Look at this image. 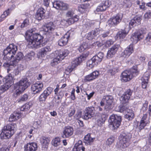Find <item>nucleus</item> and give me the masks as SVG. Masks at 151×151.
<instances>
[{
  "instance_id": "nucleus-1",
  "label": "nucleus",
  "mask_w": 151,
  "mask_h": 151,
  "mask_svg": "<svg viewBox=\"0 0 151 151\" xmlns=\"http://www.w3.org/2000/svg\"><path fill=\"white\" fill-rule=\"evenodd\" d=\"M35 28L27 31L26 32L25 38L27 41L28 48H38L46 45L48 42V39H44V37L40 33H35Z\"/></svg>"
},
{
  "instance_id": "nucleus-2",
  "label": "nucleus",
  "mask_w": 151,
  "mask_h": 151,
  "mask_svg": "<svg viewBox=\"0 0 151 151\" xmlns=\"http://www.w3.org/2000/svg\"><path fill=\"white\" fill-rule=\"evenodd\" d=\"M17 50V47L14 44H10L4 49L2 56L4 60H12L17 65L18 62L23 59L24 55L22 53L19 52L15 55Z\"/></svg>"
},
{
  "instance_id": "nucleus-3",
  "label": "nucleus",
  "mask_w": 151,
  "mask_h": 151,
  "mask_svg": "<svg viewBox=\"0 0 151 151\" xmlns=\"http://www.w3.org/2000/svg\"><path fill=\"white\" fill-rule=\"evenodd\" d=\"M17 125L12 123L5 126L0 133V138L1 139H8L14 133Z\"/></svg>"
},
{
  "instance_id": "nucleus-4",
  "label": "nucleus",
  "mask_w": 151,
  "mask_h": 151,
  "mask_svg": "<svg viewBox=\"0 0 151 151\" xmlns=\"http://www.w3.org/2000/svg\"><path fill=\"white\" fill-rule=\"evenodd\" d=\"M131 138V134L122 132L119 137V141L116 145V148L122 149L127 147L130 144V141Z\"/></svg>"
},
{
  "instance_id": "nucleus-5",
  "label": "nucleus",
  "mask_w": 151,
  "mask_h": 151,
  "mask_svg": "<svg viewBox=\"0 0 151 151\" xmlns=\"http://www.w3.org/2000/svg\"><path fill=\"white\" fill-rule=\"evenodd\" d=\"M104 56V54L102 52H99L96 54L87 62L86 65L88 68L90 69L93 67L95 65H96L100 63Z\"/></svg>"
},
{
  "instance_id": "nucleus-6",
  "label": "nucleus",
  "mask_w": 151,
  "mask_h": 151,
  "mask_svg": "<svg viewBox=\"0 0 151 151\" xmlns=\"http://www.w3.org/2000/svg\"><path fill=\"white\" fill-rule=\"evenodd\" d=\"M122 121V116L118 114H112L109 119V122L111 127L113 128V131L115 132L120 126Z\"/></svg>"
},
{
  "instance_id": "nucleus-7",
  "label": "nucleus",
  "mask_w": 151,
  "mask_h": 151,
  "mask_svg": "<svg viewBox=\"0 0 151 151\" xmlns=\"http://www.w3.org/2000/svg\"><path fill=\"white\" fill-rule=\"evenodd\" d=\"M96 110L93 106L86 107L83 111L82 118L85 120H88L95 116Z\"/></svg>"
},
{
  "instance_id": "nucleus-8",
  "label": "nucleus",
  "mask_w": 151,
  "mask_h": 151,
  "mask_svg": "<svg viewBox=\"0 0 151 151\" xmlns=\"http://www.w3.org/2000/svg\"><path fill=\"white\" fill-rule=\"evenodd\" d=\"M146 31L143 29H141L132 34L130 38V40L134 43H137L138 41L143 38V34L145 33Z\"/></svg>"
},
{
  "instance_id": "nucleus-9",
  "label": "nucleus",
  "mask_w": 151,
  "mask_h": 151,
  "mask_svg": "<svg viewBox=\"0 0 151 151\" xmlns=\"http://www.w3.org/2000/svg\"><path fill=\"white\" fill-rule=\"evenodd\" d=\"M28 81L27 78H25L14 85L16 86V87H17V88L24 92L30 86V83Z\"/></svg>"
},
{
  "instance_id": "nucleus-10",
  "label": "nucleus",
  "mask_w": 151,
  "mask_h": 151,
  "mask_svg": "<svg viewBox=\"0 0 151 151\" xmlns=\"http://www.w3.org/2000/svg\"><path fill=\"white\" fill-rule=\"evenodd\" d=\"M122 18V15L121 14H118L110 18L108 21V23L110 27H114L118 24L121 21Z\"/></svg>"
},
{
  "instance_id": "nucleus-11",
  "label": "nucleus",
  "mask_w": 151,
  "mask_h": 151,
  "mask_svg": "<svg viewBox=\"0 0 151 151\" xmlns=\"http://www.w3.org/2000/svg\"><path fill=\"white\" fill-rule=\"evenodd\" d=\"M129 30V27H125L120 29L116 34L114 37L115 39L119 40L120 42L122 41L128 34Z\"/></svg>"
},
{
  "instance_id": "nucleus-12",
  "label": "nucleus",
  "mask_w": 151,
  "mask_h": 151,
  "mask_svg": "<svg viewBox=\"0 0 151 151\" xmlns=\"http://www.w3.org/2000/svg\"><path fill=\"white\" fill-rule=\"evenodd\" d=\"M105 112H96L95 117L96 120V124L99 126L101 127L104 123L106 120Z\"/></svg>"
},
{
  "instance_id": "nucleus-13",
  "label": "nucleus",
  "mask_w": 151,
  "mask_h": 151,
  "mask_svg": "<svg viewBox=\"0 0 151 151\" xmlns=\"http://www.w3.org/2000/svg\"><path fill=\"white\" fill-rule=\"evenodd\" d=\"M74 14V12L72 10L69 11L66 13V16L67 17H70L66 21L69 24H73L79 20V16L77 15L73 16Z\"/></svg>"
},
{
  "instance_id": "nucleus-14",
  "label": "nucleus",
  "mask_w": 151,
  "mask_h": 151,
  "mask_svg": "<svg viewBox=\"0 0 151 151\" xmlns=\"http://www.w3.org/2000/svg\"><path fill=\"white\" fill-rule=\"evenodd\" d=\"M133 90L130 89L126 90L123 94L121 96L120 101L123 104H125L128 102L133 93Z\"/></svg>"
},
{
  "instance_id": "nucleus-15",
  "label": "nucleus",
  "mask_w": 151,
  "mask_h": 151,
  "mask_svg": "<svg viewBox=\"0 0 151 151\" xmlns=\"http://www.w3.org/2000/svg\"><path fill=\"white\" fill-rule=\"evenodd\" d=\"M53 88L51 87H48L46 88L40 96L39 100L40 102L45 101L52 92Z\"/></svg>"
},
{
  "instance_id": "nucleus-16",
  "label": "nucleus",
  "mask_w": 151,
  "mask_h": 151,
  "mask_svg": "<svg viewBox=\"0 0 151 151\" xmlns=\"http://www.w3.org/2000/svg\"><path fill=\"white\" fill-rule=\"evenodd\" d=\"M52 4L53 7L57 9L64 10L68 8L67 4L60 1H55Z\"/></svg>"
},
{
  "instance_id": "nucleus-17",
  "label": "nucleus",
  "mask_w": 151,
  "mask_h": 151,
  "mask_svg": "<svg viewBox=\"0 0 151 151\" xmlns=\"http://www.w3.org/2000/svg\"><path fill=\"white\" fill-rule=\"evenodd\" d=\"M43 84L42 83L38 82L32 84L31 86V90L33 93L36 94L40 93L42 90Z\"/></svg>"
},
{
  "instance_id": "nucleus-18",
  "label": "nucleus",
  "mask_w": 151,
  "mask_h": 151,
  "mask_svg": "<svg viewBox=\"0 0 151 151\" xmlns=\"http://www.w3.org/2000/svg\"><path fill=\"white\" fill-rule=\"evenodd\" d=\"M71 31H69L63 36L58 41V45L63 46L66 45L68 43V39L71 36Z\"/></svg>"
},
{
  "instance_id": "nucleus-19",
  "label": "nucleus",
  "mask_w": 151,
  "mask_h": 151,
  "mask_svg": "<svg viewBox=\"0 0 151 151\" xmlns=\"http://www.w3.org/2000/svg\"><path fill=\"white\" fill-rule=\"evenodd\" d=\"M88 53L87 52L86 54L84 52L83 53L82 55H81L79 57L77 58L74 59L71 63V65L74 68L79 65L88 55Z\"/></svg>"
},
{
  "instance_id": "nucleus-20",
  "label": "nucleus",
  "mask_w": 151,
  "mask_h": 151,
  "mask_svg": "<svg viewBox=\"0 0 151 151\" xmlns=\"http://www.w3.org/2000/svg\"><path fill=\"white\" fill-rule=\"evenodd\" d=\"M119 47L120 45L119 44H115L113 45L108 50L107 54V58L110 59L113 57L118 51Z\"/></svg>"
},
{
  "instance_id": "nucleus-21",
  "label": "nucleus",
  "mask_w": 151,
  "mask_h": 151,
  "mask_svg": "<svg viewBox=\"0 0 151 151\" xmlns=\"http://www.w3.org/2000/svg\"><path fill=\"white\" fill-rule=\"evenodd\" d=\"M73 128L71 126H68L65 127L63 132L62 137L63 138L69 137L73 134Z\"/></svg>"
},
{
  "instance_id": "nucleus-22",
  "label": "nucleus",
  "mask_w": 151,
  "mask_h": 151,
  "mask_svg": "<svg viewBox=\"0 0 151 151\" xmlns=\"http://www.w3.org/2000/svg\"><path fill=\"white\" fill-rule=\"evenodd\" d=\"M133 45L130 44L121 54V56L124 58H128L133 52Z\"/></svg>"
},
{
  "instance_id": "nucleus-23",
  "label": "nucleus",
  "mask_w": 151,
  "mask_h": 151,
  "mask_svg": "<svg viewBox=\"0 0 151 151\" xmlns=\"http://www.w3.org/2000/svg\"><path fill=\"white\" fill-rule=\"evenodd\" d=\"M37 148V143L34 142H29L24 146V151H36Z\"/></svg>"
},
{
  "instance_id": "nucleus-24",
  "label": "nucleus",
  "mask_w": 151,
  "mask_h": 151,
  "mask_svg": "<svg viewBox=\"0 0 151 151\" xmlns=\"http://www.w3.org/2000/svg\"><path fill=\"white\" fill-rule=\"evenodd\" d=\"M99 75V72L94 71L85 77L84 81L85 82H89L97 78Z\"/></svg>"
},
{
  "instance_id": "nucleus-25",
  "label": "nucleus",
  "mask_w": 151,
  "mask_h": 151,
  "mask_svg": "<svg viewBox=\"0 0 151 151\" xmlns=\"http://www.w3.org/2000/svg\"><path fill=\"white\" fill-rule=\"evenodd\" d=\"M109 6L108 1H103L97 6L96 10L98 12L104 11Z\"/></svg>"
},
{
  "instance_id": "nucleus-26",
  "label": "nucleus",
  "mask_w": 151,
  "mask_h": 151,
  "mask_svg": "<svg viewBox=\"0 0 151 151\" xmlns=\"http://www.w3.org/2000/svg\"><path fill=\"white\" fill-rule=\"evenodd\" d=\"M129 73V70H126L123 72L122 74L121 79L124 82H127L130 81L132 78V76Z\"/></svg>"
},
{
  "instance_id": "nucleus-27",
  "label": "nucleus",
  "mask_w": 151,
  "mask_h": 151,
  "mask_svg": "<svg viewBox=\"0 0 151 151\" xmlns=\"http://www.w3.org/2000/svg\"><path fill=\"white\" fill-rule=\"evenodd\" d=\"M55 26L53 22H50L46 23L44 25L43 28L44 31L46 32L50 33V32L54 30Z\"/></svg>"
},
{
  "instance_id": "nucleus-28",
  "label": "nucleus",
  "mask_w": 151,
  "mask_h": 151,
  "mask_svg": "<svg viewBox=\"0 0 151 151\" xmlns=\"http://www.w3.org/2000/svg\"><path fill=\"white\" fill-rule=\"evenodd\" d=\"M45 10L42 8L39 9L35 15V18L37 20H40L45 18Z\"/></svg>"
},
{
  "instance_id": "nucleus-29",
  "label": "nucleus",
  "mask_w": 151,
  "mask_h": 151,
  "mask_svg": "<svg viewBox=\"0 0 151 151\" xmlns=\"http://www.w3.org/2000/svg\"><path fill=\"white\" fill-rule=\"evenodd\" d=\"M91 134L88 133L84 137L83 142L87 145H91L95 139V137H92L91 136Z\"/></svg>"
},
{
  "instance_id": "nucleus-30",
  "label": "nucleus",
  "mask_w": 151,
  "mask_h": 151,
  "mask_svg": "<svg viewBox=\"0 0 151 151\" xmlns=\"http://www.w3.org/2000/svg\"><path fill=\"white\" fill-rule=\"evenodd\" d=\"M43 150L47 151L50 140L48 137H43L41 140Z\"/></svg>"
},
{
  "instance_id": "nucleus-31",
  "label": "nucleus",
  "mask_w": 151,
  "mask_h": 151,
  "mask_svg": "<svg viewBox=\"0 0 151 151\" xmlns=\"http://www.w3.org/2000/svg\"><path fill=\"white\" fill-rule=\"evenodd\" d=\"M15 79L14 77L12 76L10 73H9L5 78L3 79V82H5L7 84L10 85V86L14 84V80Z\"/></svg>"
},
{
  "instance_id": "nucleus-32",
  "label": "nucleus",
  "mask_w": 151,
  "mask_h": 151,
  "mask_svg": "<svg viewBox=\"0 0 151 151\" xmlns=\"http://www.w3.org/2000/svg\"><path fill=\"white\" fill-rule=\"evenodd\" d=\"M21 113L19 112V109H17L16 112H14L10 116L9 118V121L12 122L15 121L19 119L21 117Z\"/></svg>"
},
{
  "instance_id": "nucleus-33",
  "label": "nucleus",
  "mask_w": 151,
  "mask_h": 151,
  "mask_svg": "<svg viewBox=\"0 0 151 151\" xmlns=\"http://www.w3.org/2000/svg\"><path fill=\"white\" fill-rule=\"evenodd\" d=\"M69 53V51L67 49H65L59 52L58 51H55V53L56 55L59 56V58L61 60H63L64 58L67 56Z\"/></svg>"
},
{
  "instance_id": "nucleus-34",
  "label": "nucleus",
  "mask_w": 151,
  "mask_h": 151,
  "mask_svg": "<svg viewBox=\"0 0 151 151\" xmlns=\"http://www.w3.org/2000/svg\"><path fill=\"white\" fill-rule=\"evenodd\" d=\"M32 102H27L18 109L21 113L22 111L27 112L30 108L32 107Z\"/></svg>"
},
{
  "instance_id": "nucleus-35",
  "label": "nucleus",
  "mask_w": 151,
  "mask_h": 151,
  "mask_svg": "<svg viewBox=\"0 0 151 151\" xmlns=\"http://www.w3.org/2000/svg\"><path fill=\"white\" fill-rule=\"evenodd\" d=\"M134 114L132 110H127V112L124 115L125 118L128 121H132L134 118Z\"/></svg>"
},
{
  "instance_id": "nucleus-36",
  "label": "nucleus",
  "mask_w": 151,
  "mask_h": 151,
  "mask_svg": "<svg viewBox=\"0 0 151 151\" xmlns=\"http://www.w3.org/2000/svg\"><path fill=\"white\" fill-rule=\"evenodd\" d=\"M149 77L148 76H143L142 78L141 86L143 89H146L147 86H148V81Z\"/></svg>"
},
{
  "instance_id": "nucleus-37",
  "label": "nucleus",
  "mask_w": 151,
  "mask_h": 151,
  "mask_svg": "<svg viewBox=\"0 0 151 151\" xmlns=\"http://www.w3.org/2000/svg\"><path fill=\"white\" fill-rule=\"evenodd\" d=\"M129 70V73L132 76V78L137 76L139 73V71L137 69V67L136 65L133 66Z\"/></svg>"
},
{
  "instance_id": "nucleus-38",
  "label": "nucleus",
  "mask_w": 151,
  "mask_h": 151,
  "mask_svg": "<svg viewBox=\"0 0 151 151\" xmlns=\"http://www.w3.org/2000/svg\"><path fill=\"white\" fill-rule=\"evenodd\" d=\"M100 33L101 34L99 35V36L100 38L103 40L107 39L111 35L110 31V30L104 31V32H101V31Z\"/></svg>"
},
{
  "instance_id": "nucleus-39",
  "label": "nucleus",
  "mask_w": 151,
  "mask_h": 151,
  "mask_svg": "<svg viewBox=\"0 0 151 151\" xmlns=\"http://www.w3.org/2000/svg\"><path fill=\"white\" fill-rule=\"evenodd\" d=\"M16 65L12 60L10 61L9 62H6L3 64V66L4 67L8 68H7V72L8 73L9 72V71L10 70V69L9 68L11 66L14 67Z\"/></svg>"
},
{
  "instance_id": "nucleus-40",
  "label": "nucleus",
  "mask_w": 151,
  "mask_h": 151,
  "mask_svg": "<svg viewBox=\"0 0 151 151\" xmlns=\"http://www.w3.org/2000/svg\"><path fill=\"white\" fill-rule=\"evenodd\" d=\"M120 70V68L118 66H117L109 69L107 71L108 73L111 76H114L119 72Z\"/></svg>"
},
{
  "instance_id": "nucleus-41",
  "label": "nucleus",
  "mask_w": 151,
  "mask_h": 151,
  "mask_svg": "<svg viewBox=\"0 0 151 151\" xmlns=\"http://www.w3.org/2000/svg\"><path fill=\"white\" fill-rule=\"evenodd\" d=\"M76 111V108L73 106H71L67 108V112L68 113V116L69 117L72 116L75 114Z\"/></svg>"
},
{
  "instance_id": "nucleus-42",
  "label": "nucleus",
  "mask_w": 151,
  "mask_h": 151,
  "mask_svg": "<svg viewBox=\"0 0 151 151\" xmlns=\"http://www.w3.org/2000/svg\"><path fill=\"white\" fill-rule=\"evenodd\" d=\"M51 49L49 46L45 47L42 48L40 50V55L42 57H44L47 54V52H50Z\"/></svg>"
},
{
  "instance_id": "nucleus-43",
  "label": "nucleus",
  "mask_w": 151,
  "mask_h": 151,
  "mask_svg": "<svg viewBox=\"0 0 151 151\" xmlns=\"http://www.w3.org/2000/svg\"><path fill=\"white\" fill-rule=\"evenodd\" d=\"M14 91L13 94V96L14 98H17L23 92L19 88H17V87H16V86L14 85Z\"/></svg>"
},
{
  "instance_id": "nucleus-44",
  "label": "nucleus",
  "mask_w": 151,
  "mask_h": 151,
  "mask_svg": "<svg viewBox=\"0 0 151 151\" xmlns=\"http://www.w3.org/2000/svg\"><path fill=\"white\" fill-rule=\"evenodd\" d=\"M28 95L25 93L21 96L17 101V102L19 103H22L27 101L28 99Z\"/></svg>"
},
{
  "instance_id": "nucleus-45",
  "label": "nucleus",
  "mask_w": 151,
  "mask_h": 151,
  "mask_svg": "<svg viewBox=\"0 0 151 151\" xmlns=\"http://www.w3.org/2000/svg\"><path fill=\"white\" fill-rule=\"evenodd\" d=\"M104 102H105L106 103L112 104L113 100V98L111 96L108 95L105 96L103 98Z\"/></svg>"
},
{
  "instance_id": "nucleus-46",
  "label": "nucleus",
  "mask_w": 151,
  "mask_h": 151,
  "mask_svg": "<svg viewBox=\"0 0 151 151\" xmlns=\"http://www.w3.org/2000/svg\"><path fill=\"white\" fill-rule=\"evenodd\" d=\"M10 85H9L5 82L4 85L0 86V92L3 93L8 90L11 87Z\"/></svg>"
},
{
  "instance_id": "nucleus-47",
  "label": "nucleus",
  "mask_w": 151,
  "mask_h": 151,
  "mask_svg": "<svg viewBox=\"0 0 151 151\" xmlns=\"http://www.w3.org/2000/svg\"><path fill=\"white\" fill-rule=\"evenodd\" d=\"M89 5L86 4H84L78 6V10L81 13L85 12L86 9L88 8Z\"/></svg>"
},
{
  "instance_id": "nucleus-48",
  "label": "nucleus",
  "mask_w": 151,
  "mask_h": 151,
  "mask_svg": "<svg viewBox=\"0 0 151 151\" xmlns=\"http://www.w3.org/2000/svg\"><path fill=\"white\" fill-rule=\"evenodd\" d=\"M61 60L60 58H59V56L56 55V57L52 60L50 64L51 66H54L57 65Z\"/></svg>"
},
{
  "instance_id": "nucleus-49",
  "label": "nucleus",
  "mask_w": 151,
  "mask_h": 151,
  "mask_svg": "<svg viewBox=\"0 0 151 151\" xmlns=\"http://www.w3.org/2000/svg\"><path fill=\"white\" fill-rule=\"evenodd\" d=\"M60 139L59 137H56L52 141V145L55 147H57L60 144Z\"/></svg>"
},
{
  "instance_id": "nucleus-50",
  "label": "nucleus",
  "mask_w": 151,
  "mask_h": 151,
  "mask_svg": "<svg viewBox=\"0 0 151 151\" xmlns=\"http://www.w3.org/2000/svg\"><path fill=\"white\" fill-rule=\"evenodd\" d=\"M10 9L8 8L4 12L0 17V22L2 21L6 17L9 15L10 14Z\"/></svg>"
},
{
  "instance_id": "nucleus-51",
  "label": "nucleus",
  "mask_w": 151,
  "mask_h": 151,
  "mask_svg": "<svg viewBox=\"0 0 151 151\" xmlns=\"http://www.w3.org/2000/svg\"><path fill=\"white\" fill-rule=\"evenodd\" d=\"M88 48V45L86 43H83L78 48L80 52H82Z\"/></svg>"
},
{
  "instance_id": "nucleus-52",
  "label": "nucleus",
  "mask_w": 151,
  "mask_h": 151,
  "mask_svg": "<svg viewBox=\"0 0 151 151\" xmlns=\"http://www.w3.org/2000/svg\"><path fill=\"white\" fill-rule=\"evenodd\" d=\"M35 53L32 51L28 52L25 56V59L27 60H32V58L34 57Z\"/></svg>"
},
{
  "instance_id": "nucleus-53",
  "label": "nucleus",
  "mask_w": 151,
  "mask_h": 151,
  "mask_svg": "<svg viewBox=\"0 0 151 151\" xmlns=\"http://www.w3.org/2000/svg\"><path fill=\"white\" fill-rule=\"evenodd\" d=\"M128 109L127 107L124 105V104H122L120 105L118 107V111L120 112H123L126 111Z\"/></svg>"
},
{
  "instance_id": "nucleus-54",
  "label": "nucleus",
  "mask_w": 151,
  "mask_h": 151,
  "mask_svg": "<svg viewBox=\"0 0 151 151\" xmlns=\"http://www.w3.org/2000/svg\"><path fill=\"white\" fill-rule=\"evenodd\" d=\"M133 19L134 20L137 25L140 24L141 21L142 19V17L141 15H137L134 17Z\"/></svg>"
},
{
  "instance_id": "nucleus-55",
  "label": "nucleus",
  "mask_w": 151,
  "mask_h": 151,
  "mask_svg": "<svg viewBox=\"0 0 151 151\" xmlns=\"http://www.w3.org/2000/svg\"><path fill=\"white\" fill-rule=\"evenodd\" d=\"M148 102L147 101H145L143 104L142 108L141 109V112L143 113L145 112L147 109V106Z\"/></svg>"
},
{
  "instance_id": "nucleus-56",
  "label": "nucleus",
  "mask_w": 151,
  "mask_h": 151,
  "mask_svg": "<svg viewBox=\"0 0 151 151\" xmlns=\"http://www.w3.org/2000/svg\"><path fill=\"white\" fill-rule=\"evenodd\" d=\"M113 108V106L112 104H110L106 103V105L104 107V112H107V111H109L111 110Z\"/></svg>"
},
{
  "instance_id": "nucleus-57",
  "label": "nucleus",
  "mask_w": 151,
  "mask_h": 151,
  "mask_svg": "<svg viewBox=\"0 0 151 151\" xmlns=\"http://www.w3.org/2000/svg\"><path fill=\"white\" fill-rule=\"evenodd\" d=\"M74 69V68L71 65L68 66L65 69V73L66 75H69L73 71Z\"/></svg>"
},
{
  "instance_id": "nucleus-58",
  "label": "nucleus",
  "mask_w": 151,
  "mask_h": 151,
  "mask_svg": "<svg viewBox=\"0 0 151 151\" xmlns=\"http://www.w3.org/2000/svg\"><path fill=\"white\" fill-rule=\"evenodd\" d=\"M19 68V66H18L17 68L15 69L13 71L10 73L14 77L15 76H17L19 74L20 72V70Z\"/></svg>"
},
{
  "instance_id": "nucleus-59",
  "label": "nucleus",
  "mask_w": 151,
  "mask_h": 151,
  "mask_svg": "<svg viewBox=\"0 0 151 151\" xmlns=\"http://www.w3.org/2000/svg\"><path fill=\"white\" fill-rule=\"evenodd\" d=\"M101 30L99 28H96L91 31V33L95 37L99 33H100Z\"/></svg>"
},
{
  "instance_id": "nucleus-60",
  "label": "nucleus",
  "mask_w": 151,
  "mask_h": 151,
  "mask_svg": "<svg viewBox=\"0 0 151 151\" xmlns=\"http://www.w3.org/2000/svg\"><path fill=\"white\" fill-rule=\"evenodd\" d=\"M82 112L81 110H78L75 116V117L77 119L82 117Z\"/></svg>"
},
{
  "instance_id": "nucleus-61",
  "label": "nucleus",
  "mask_w": 151,
  "mask_h": 151,
  "mask_svg": "<svg viewBox=\"0 0 151 151\" xmlns=\"http://www.w3.org/2000/svg\"><path fill=\"white\" fill-rule=\"evenodd\" d=\"M115 140V138L113 137H111L108 139L106 141L107 144L108 145H111L114 142Z\"/></svg>"
},
{
  "instance_id": "nucleus-62",
  "label": "nucleus",
  "mask_w": 151,
  "mask_h": 151,
  "mask_svg": "<svg viewBox=\"0 0 151 151\" xmlns=\"http://www.w3.org/2000/svg\"><path fill=\"white\" fill-rule=\"evenodd\" d=\"M147 124V122L140 121L139 123V129L140 130L142 129L146 126Z\"/></svg>"
},
{
  "instance_id": "nucleus-63",
  "label": "nucleus",
  "mask_w": 151,
  "mask_h": 151,
  "mask_svg": "<svg viewBox=\"0 0 151 151\" xmlns=\"http://www.w3.org/2000/svg\"><path fill=\"white\" fill-rule=\"evenodd\" d=\"M29 20L28 19H26L24 20L23 22L20 26L21 28H23L26 27L28 25Z\"/></svg>"
},
{
  "instance_id": "nucleus-64",
  "label": "nucleus",
  "mask_w": 151,
  "mask_h": 151,
  "mask_svg": "<svg viewBox=\"0 0 151 151\" xmlns=\"http://www.w3.org/2000/svg\"><path fill=\"white\" fill-rule=\"evenodd\" d=\"M129 24L130 28L133 27L138 25L136 22H135V21L133 19L131 20Z\"/></svg>"
}]
</instances>
